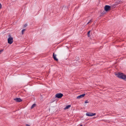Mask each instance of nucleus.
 <instances>
[{
  "label": "nucleus",
  "mask_w": 126,
  "mask_h": 126,
  "mask_svg": "<svg viewBox=\"0 0 126 126\" xmlns=\"http://www.w3.org/2000/svg\"><path fill=\"white\" fill-rule=\"evenodd\" d=\"M115 75L119 78L126 80V76L123 74L121 73H118L116 74Z\"/></svg>",
  "instance_id": "1"
},
{
  "label": "nucleus",
  "mask_w": 126,
  "mask_h": 126,
  "mask_svg": "<svg viewBox=\"0 0 126 126\" xmlns=\"http://www.w3.org/2000/svg\"><path fill=\"white\" fill-rule=\"evenodd\" d=\"M9 37L8 39V43L10 44H11L13 42V38L10 35H9Z\"/></svg>",
  "instance_id": "2"
},
{
  "label": "nucleus",
  "mask_w": 126,
  "mask_h": 126,
  "mask_svg": "<svg viewBox=\"0 0 126 126\" xmlns=\"http://www.w3.org/2000/svg\"><path fill=\"white\" fill-rule=\"evenodd\" d=\"M63 95L61 93H58L56 94L55 95V97L58 98H61L63 96Z\"/></svg>",
  "instance_id": "3"
},
{
  "label": "nucleus",
  "mask_w": 126,
  "mask_h": 126,
  "mask_svg": "<svg viewBox=\"0 0 126 126\" xmlns=\"http://www.w3.org/2000/svg\"><path fill=\"white\" fill-rule=\"evenodd\" d=\"M86 114L87 116H91L95 115H96V113H86Z\"/></svg>",
  "instance_id": "4"
},
{
  "label": "nucleus",
  "mask_w": 126,
  "mask_h": 126,
  "mask_svg": "<svg viewBox=\"0 0 126 126\" xmlns=\"http://www.w3.org/2000/svg\"><path fill=\"white\" fill-rule=\"evenodd\" d=\"M85 95V94H82L78 96L77 97V98L79 99L82 98Z\"/></svg>",
  "instance_id": "5"
},
{
  "label": "nucleus",
  "mask_w": 126,
  "mask_h": 126,
  "mask_svg": "<svg viewBox=\"0 0 126 126\" xmlns=\"http://www.w3.org/2000/svg\"><path fill=\"white\" fill-rule=\"evenodd\" d=\"M110 6L108 5H106L105 7V10L106 11H107L110 9Z\"/></svg>",
  "instance_id": "6"
},
{
  "label": "nucleus",
  "mask_w": 126,
  "mask_h": 126,
  "mask_svg": "<svg viewBox=\"0 0 126 126\" xmlns=\"http://www.w3.org/2000/svg\"><path fill=\"white\" fill-rule=\"evenodd\" d=\"M14 100L17 102H20L22 101V100L20 98H17L16 99H14Z\"/></svg>",
  "instance_id": "7"
},
{
  "label": "nucleus",
  "mask_w": 126,
  "mask_h": 126,
  "mask_svg": "<svg viewBox=\"0 0 126 126\" xmlns=\"http://www.w3.org/2000/svg\"><path fill=\"white\" fill-rule=\"evenodd\" d=\"M53 58L56 61H57L58 60V59L56 57V55L54 54V53H53Z\"/></svg>",
  "instance_id": "8"
},
{
  "label": "nucleus",
  "mask_w": 126,
  "mask_h": 126,
  "mask_svg": "<svg viewBox=\"0 0 126 126\" xmlns=\"http://www.w3.org/2000/svg\"><path fill=\"white\" fill-rule=\"evenodd\" d=\"M71 106L70 105H68L66 106L64 108V109L65 110L68 109L69 108L71 107Z\"/></svg>",
  "instance_id": "9"
},
{
  "label": "nucleus",
  "mask_w": 126,
  "mask_h": 126,
  "mask_svg": "<svg viewBox=\"0 0 126 126\" xmlns=\"http://www.w3.org/2000/svg\"><path fill=\"white\" fill-rule=\"evenodd\" d=\"M36 106V104H33L32 105V106L31 107V109H32L34 107H35Z\"/></svg>",
  "instance_id": "10"
},
{
  "label": "nucleus",
  "mask_w": 126,
  "mask_h": 126,
  "mask_svg": "<svg viewBox=\"0 0 126 126\" xmlns=\"http://www.w3.org/2000/svg\"><path fill=\"white\" fill-rule=\"evenodd\" d=\"M25 29H23L22 30L21 33L22 34H24V32H25Z\"/></svg>",
  "instance_id": "11"
},
{
  "label": "nucleus",
  "mask_w": 126,
  "mask_h": 126,
  "mask_svg": "<svg viewBox=\"0 0 126 126\" xmlns=\"http://www.w3.org/2000/svg\"><path fill=\"white\" fill-rule=\"evenodd\" d=\"M90 31H89L88 32V33H87L88 36L89 37V36H90L89 34H90Z\"/></svg>",
  "instance_id": "12"
},
{
  "label": "nucleus",
  "mask_w": 126,
  "mask_h": 126,
  "mask_svg": "<svg viewBox=\"0 0 126 126\" xmlns=\"http://www.w3.org/2000/svg\"><path fill=\"white\" fill-rule=\"evenodd\" d=\"M3 51V49H1L0 50V54H1Z\"/></svg>",
  "instance_id": "13"
},
{
  "label": "nucleus",
  "mask_w": 126,
  "mask_h": 126,
  "mask_svg": "<svg viewBox=\"0 0 126 126\" xmlns=\"http://www.w3.org/2000/svg\"><path fill=\"white\" fill-rule=\"evenodd\" d=\"M92 22V20H90L89 22H88V23H87V24H89V23H90V22Z\"/></svg>",
  "instance_id": "14"
},
{
  "label": "nucleus",
  "mask_w": 126,
  "mask_h": 126,
  "mask_svg": "<svg viewBox=\"0 0 126 126\" xmlns=\"http://www.w3.org/2000/svg\"><path fill=\"white\" fill-rule=\"evenodd\" d=\"M2 5L0 3V9L1 8Z\"/></svg>",
  "instance_id": "15"
},
{
  "label": "nucleus",
  "mask_w": 126,
  "mask_h": 126,
  "mask_svg": "<svg viewBox=\"0 0 126 126\" xmlns=\"http://www.w3.org/2000/svg\"><path fill=\"white\" fill-rule=\"evenodd\" d=\"M89 102H88L87 101H86L85 102V103H88Z\"/></svg>",
  "instance_id": "16"
},
{
  "label": "nucleus",
  "mask_w": 126,
  "mask_h": 126,
  "mask_svg": "<svg viewBox=\"0 0 126 126\" xmlns=\"http://www.w3.org/2000/svg\"><path fill=\"white\" fill-rule=\"evenodd\" d=\"M26 126H30L29 125H28V124L26 125Z\"/></svg>",
  "instance_id": "17"
},
{
  "label": "nucleus",
  "mask_w": 126,
  "mask_h": 126,
  "mask_svg": "<svg viewBox=\"0 0 126 126\" xmlns=\"http://www.w3.org/2000/svg\"><path fill=\"white\" fill-rule=\"evenodd\" d=\"M119 3H119V2H118V3H117V4H119Z\"/></svg>",
  "instance_id": "18"
},
{
  "label": "nucleus",
  "mask_w": 126,
  "mask_h": 126,
  "mask_svg": "<svg viewBox=\"0 0 126 126\" xmlns=\"http://www.w3.org/2000/svg\"><path fill=\"white\" fill-rule=\"evenodd\" d=\"M82 125H80L79 126H82Z\"/></svg>",
  "instance_id": "19"
},
{
  "label": "nucleus",
  "mask_w": 126,
  "mask_h": 126,
  "mask_svg": "<svg viewBox=\"0 0 126 126\" xmlns=\"http://www.w3.org/2000/svg\"><path fill=\"white\" fill-rule=\"evenodd\" d=\"M27 26V25H25V26Z\"/></svg>",
  "instance_id": "20"
}]
</instances>
